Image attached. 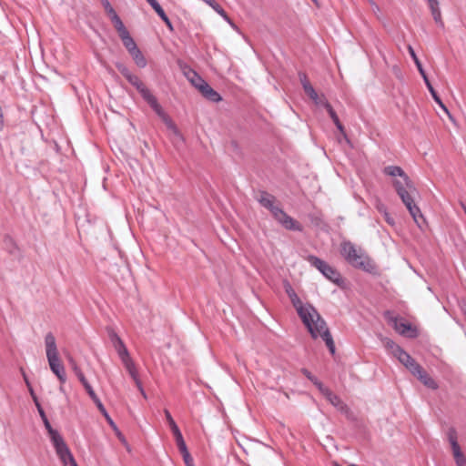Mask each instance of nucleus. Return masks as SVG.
<instances>
[{"label": "nucleus", "mask_w": 466, "mask_h": 466, "mask_svg": "<svg viewBox=\"0 0 466 466\" xmlns=\"http://www.w3.org/2000/svg\"><path fill=\"white\" fill-rule=\"evenodd\" d=\"M407 369L412 375L416 376L423 368L414 360L410 364H409Z\"/></svg>", "instance_id": "38"}, {"label": "nucleus", "mask_w": 466, "mask_h": 466, "mask_svg": "<svg viewBox=\"0 0 466 466\" xmlns=\"http://www.w3.org/2000/svg\"><path fill=\"white\" fill-rule=\"evenodd\" d=\"M360 250V248L358 249L350 241H343L341 243V255L349 263L352 261Z\"/></svg>", "instance_id": "14"}, {"label": "nucleus", "mask_w": 466, "mask_h": 466, "mask_svg": "<svg viewBox=\"0 0 466 466\" xmlns=\"http://www.w3.org/2000/svg\"><path fill=\"white\" fill-rule=\"evenodd\" d=\"M322 106H324V107L327 109L329 116L331 117L332 121L336 125L337 128L339 131L343 132L344 131V127H343L342 124L340 123L338 115L336 114V112L332 108L331 105L328 101H324Z\"/></svg>", "instance_id": "25"}, {"label": "nucleus", "mask_w": 466, "mask_h": 466, "mask_svg": "<svg viewBox=\"0 0 466 466\" xmlns=\"http://www.w3.org/2000/svg\"><path fill=\"white\" fill-rule=\"evenodd\" d=\"M352 267L360 268L366 272H373L376 268L370 258L361 249L350 263Z\"/></svg>", "instance_id": "10"}, {"label": "nucleus", "mask_w": 466, "mask_h": 466, "mask_svg": "<svg viewBox=\"0 0 466 466\" xmlns=\"http://www.w3.org/2000/svg\"><path fill=\"white\" fill-rule=\"evenodd\" d=\"M305 93L312 99L317 105H323L324 101H327L325 98L320 99L318 93L315 91L313 86L310 85H304L303 87Z\"/></svg>", "instance_id": "26"}, {"label": "nucleus", "mask_w": 466, "mask_h": 466, "mask_svg": "<svg viewBox=\"0 0 466 466\" xmlns=\"http://www.w3.org/2000/svg\"><path fill=\"white\" fill-rule=\"evenodd\" d=\"M164 413H165L167 421L170 427V430L174 435V438H175V441H176L178 450L179 451L184 450L185 448H187V445H186V442L184 441V438L182 436V433H181L179 428L177 427L176 421L174 420L170 412L167 410H165Z\"/></svg>", "instance_id": "11"}, {"label": "nucleus", "mask_w": 466, "mask_h": 466, "mask_svg": "<svg viewBox=\"0 0 466 466\" xmlns=\"http://www.w3.org/2000/svg\"><path fill=\"white\" fill-rule=\"evenodd\" d=\"M409 52H410V56L412 57L420 74L421 75L424 82H425V85L426 86L428 87L431 95L432 96V98L434 99V101L446 112V113H449L448 112V109L447 107L445 106V105L442 103L441 97L439 96V95L437 94V92L435 91V89L433 88L432 85L431 84L428 76H427V74L426 72L424 71L423 67H422V65L420 61V59L418 58V56H416L413 48L409 46Z\"/></svg>", "instance_id": "7"}, {"label": "nucleus", "mask_w": 466, "mask_h": 466, "mask_svg": "<svg viewBox=\"0 0 466 466\" xmlns=\"http://www.w3.org/2000/svg\"><path fill=\"white\" fill-rule=\"evenodd\" d=\"M133 380H134V382H135V384H136L137 388L138 389V390H139L140 392H143L142 383H141V381H140V380H139L138 376H137V377H136L135 379H133Z\"/></svg>", "instance_id": "45"}, {"label": "nucleus", "mask_w": 466, "mask_h": 466, "mask_svg": "<svg viewBox=\"0 0 466 466\" xmlns=\"http://www.w3.org/2000/svg\"><path fill=\"white\" fill-rule=\"evenodd\" d=\"M187 79L190 83L198 89H200V86H203L207 82L194 70H190L187 74Z\"/></svg>", "instance_id": "23"}, {"label": "nucleus", "mask_w": 466, "mask_h": 466, "mask_svg": "<svg viewBox=\"0 0 466 466\" xmlns=\"http://www.w3.org/2000/svg\"><path fill=\"white\" fill-rule=\"evenodd\" d=\"M73 466H78L76 462H74V465Z\"/></svg>", "instance_id": "53"}, {"label": "nucleus", "mask_w": 466, "mask_h": 466, "mask_svg": "<svg viewBox=\"0 0 466 466\" xmlns=\"http://www.w3.org/2000/svg\"><path fill=\"white\" fill-rule=\"evenodd\" d=\"M415 377H417V379L429 389H438L437 382L427 373L424 369L420 370V371Z\"/></svg>", "instance_id": "20"}, {"label": "nucleus", "mask_w": 466, "mask_h": 466, "mask_svg": "<svg viewBox=\"0 0 466 466\" xmlns=\"http://www.w3.org/2000/svg\"><path fill=\"white\" fill-rule=\"evenodd\" d=\"M110 20L113 23L114 27L116 30L119 36L128 31L117 14L111 16Z\"/></svg>", "instance_id": "27"}, {"label": "nucleus", "mask_w": 466, "mask_h": 466, "mask_svg": "<svg viewBox=\"0 0 466 466\" xmlns=\"http://www.w3.org/2000/svg\"><path fill=\"white\" fill-rule=\"evenodd\" d=\"M378 209L380 211V212H383L385 214L386 211V207L382 204L379 205L378 206Z\"/></svg>", "instance_id": "48"}, {"label": "nucleus", "mask_w": 466, "mask_h": 466, "mask_svg": "<svg viewBox=\"0 0 466 466\" xmlns=\"http://www.w3.org/2000/svg\"><path fill=\"white\" fill-rule=\"evenodd\" d=\"M179 451L182 454V457H183L186 466H194L193 459H192L190 453L188 452L187 448H185L184 450H180Z\"/></svg>", "instance_id": "35"}, {"label": "nucleus", "mask_w": 466, "mask_h": 466, "mask_svg": "<svg viewBox=\"0 0 466 466\" xmlns=\"http://www.w3.org/2000/svg\"><path fill=\"white\" fill-rule=\"evenodd\" d=\"M396 358L406 368L409 366V364H410L414 360V359L409 353H407L403 349L399 352V354L396 356Z\"/></svg>", "instance_id": "32"}, {"label": "nucleus", "mask_w": 466, "mask_h": 466, "mask_svg": "<svg viewBox=\"0 0 466 466\" xmlns=\"http://www.w3.org/2000/svg\"><path fill=\"white\" fill-rule=\"evenodd\" d=\"M429 7L431 9V15L433 16L434 21L436 23H439V24L442 25L441 14V10H440L439 5H431V6H429Z\"/></svg>", "instance_id": "34"}, {"label": "nucleus", "mask_w": 466, "mask_h": 466, "mask_svg": "<svg viewBox=\"0 0 466 466\" xmlns=\"http://www.w3.org/2000/svg\"><path fill=\"white\" fill-rule=\"evenodd\" d=\"M95 404L96 405L97 409L99 410V411L104 415V417L106 418V421L109 423V425L114 429V430H116V426L115 424V422L113 421V420L110 418V416L108 415L106 408L104 407L103 403L101 402V400H99V398L97 399V400H94Z\"/></svg>", "instance_id": "30"}, {"label": "nucleus", "mask_w": 466, "mask_h": 466, "mask_svg": "<svg viewBox=\"0 0 466 466\" xmlns=\"http://www.w3.org/2000/svg\"><path fill=\"white\" fill-rule=\"evenodd\" d=\"M316 5H319L318 0H311Z\"/></svg>", "instance_id": "51"}, {"label": "nucleus", "mask_w": 466, "mask_h": 466, "mask_svg": "<svg viewBox=\"0 0 466 466\" xmlns=\"http://www.w3.org/2000/svg\"><path fill=\"white\" fill-rule=\"evenodd\" d=\"M284 288L293 307L296 309L298 315L301 319L303 324L309 329L312 338L316 339L318 337H321L325 341L329 352L334 355L336 350L335 343L329 329L327 328L325 320L321 318V316L313 306L309 304L304 305L302 303L289 282L286 281Z\"/></svg>", "instance_id": "1"}, {"label": "nucleus", "mask_w": 466, "mask_h": 466, "mask_svg": "<svg viewBox=\"0 0 466 466\" xmlns=\"http://www.w3.org/2000/svg\"><path fill=\"white\" fill-rule=\"evenodd\" d=\"M127 80L137 89L144 100L151 95L150 90L145 86V84L139 79L137 76L132 74L131 76H128Z\"/></svg>", "instance_id": "16"}, {"label": "nucleus", "mask_w": 466, "mask_h": 466, "mask_svg": "<svg viewBox=\"0 0 466 466\" xmlns=\"http://www.w3.org/2000/svg\"><path fill=\"white\" fill-rule=\"evenodd\" d=\"M385 317L389 322L392 323L394 329L400 335L408 338L417 337V329L410 323L402 321L401 319L392 316L390 311L385 313Z\"/></svg>", "instance_id": "8"}, {"label": "nucleus", "mask_w": 466, "mask_h": 466, "mask_svg": "<svg viewBox=\"0 0 466 466\" xmlns=\"http://www.w3.org/2000/svg\"><path fill=\"white\" fill-rule=\"evenodd\" d=\"M448 440L451 446L452 454L457 466H466V458L461 451V447L457 441V431L451 428L448 431Z\"/></svg>", "instance_id": "9"}, {"label": "nucleus", "mask_w": 466, "mask_h": 466, "mask_svg": "<svg viewBox=\"0 0 466 466\" xmlns=\"http://www.w3.org/2000/svg\"><path fill=\"white\" fill-rule=\"evenodd\" d=\"M301 372L314 384L317 386V388L319 389V390L320 392H323V390L327 388L323 385V383H321L318 379L317 377H315L314 375L311 374L310 371H309L307 369H302L301 370Z\"/></svg>", "instance_id": "31"}, {"label": "nucleus", "mask_w": 466, "mask_h": 466, "mask_svg": "<svg viewBox=\"0 0 466 466\" xmlns=\"http://www.w3.org/2000/svg\"><path fill=\"white\" fill-rule=\"evenodd\" d=\"M202 96L212 102H219L222 97L221 96L215 91L208 83H206L203 86H200L198 90Z\"/></svg>", "instance_id": "18"}, {"label": "nucleus", "mask_w": 466, "mask_h": 466, "mask_svg": "<svg viewBox=\"0 0 466 466\" xmlns=\"http://www.w3.org/2000/svg\"><path fill=\"white\" fill-rule=\"evenodd\" d=\"M78 380L82 383L83 387L86 390V392L89 395V397L91 398V400L93 401L94 400H97L98 397L96 394V392L94 391L92 386L89 384V382L86 379L85 375L84 374H80V377H78Z\"/></svg>", "instance_id": "29"}, {"label": "nucleus", "mask_w": 466, "mask_h": 466, "mask_svg": "<svg viewBox=\"0 0 466 466\" xmlns=\"http://www.w3.org/2000/svg\"><path fill=\"white\" fill-rule=\"evenodd\" d=\"M257 200L262 207L268 209L274 218L279 222L286 229L294 231L302 230V226L299 224V222L289 216L282 208L274 205L276 202V198L273 195L266 191H261L259 192Z\"/></svg>", "instance_id": "3"}, {"label": "nucleus", "mask_w": 466, "mask_h": 466, "mask_svg": "<svg viewBox=\"0 0 466 466\" xmlns=\"http://www.w3.org/2000/svg\"><path fill=\"white\" fill-rule=\"evenodd\" d=\"M384 216H385V219H386V221H387L390 225H393V224H394V219H393L392 218H390V215H389L387 212H385Z\"/></svg>", "instance_id": "46"}, {"label": "nucleus", "mask_w": 466, "mask_h": 466, "mask_svg": "<svg viewBox=\"0 0 466 466\" xmlns=\"http://www.w3.org/2000/svg\"><path fill=\"white\" fill-rule=\"evenodd\" d=\"M119 37H120L124 46L128 51V53H130V52L134 51L135 49L138 48L137 44H136V42H135V40L130 35L128 31L127 33L121 35Z\"/></svg>", "instance_id": "24"}, {"label": "nucleus", "mask_w": 466, "mask_h": 466, "mask_svg": "<svg viewBox=\"0 0 466 466\" xmlns=\"http://www.w3.org/2000/svg\"><path fill=\"white\" fill-rule=\"evenodd\" d=\"M325 398L329 400L330 404L336 407L340 411H347L348 406L341 400V399L333 393L329 389L326 388L323 392H321Z\"/></svg>", "instance_id": "13"}, {"label": "nucleus", "mask_w": 466, "mask_h": 466, "mask_svg": "<svg viewBox=\"0 0 466 466\" xmlns=\"http://www.w3.org/2000/svg\"><path fill=\"white\" fill-rule=\"evenodd\" d=\"M407 369L412 375L416 376L423 368L414 360L410 364H409Z\"/></svg>", "instance_id": "37"}, {"label": "nucleus", "mask_w": 466, "mask_h": 466, "mask_svg": "<svg viewBox=\"0 0 466 466\" xmlns=\"http://www.w3.org/2000/svg\"><path fill=\"white\" fill-rule=\"evenodd\" d=\"M129 54L138 67L143 68L147 66V60L144 57L141 51L139 50V48L135 49L134 51L130 52Z\"/></svg>", "instance_id": "28"}, {"label": "nucleus", "mask_w": 466, "mask_h": 466, "mask_svg": "<svg viewBox=\"0 0 466 466\" xmlns=\"http://www.w3.org/2000/svg\"><path fill=\"white\" fill-rule=\"evenodd\" d=\"M162 19V21L166 24V25L167 26V28L170 30V31H173L174 30V27L172 25V23L171 21L169 20V18L167 17V15H164L163 16L160 17Z\"/></svg>", "instance_id": "44"}, {"label": "nucleus", "mask_w": 466, "mask_h": 466, "mask_svg": "<svg viewBox=\"0 0 466 466\" xmlns=\"http://www.w3.org/2000/svg\"><path fill=\"white\" fill-rule=\"evenodd\" d=\"M116 66L117 70L127 79L128 76H131L132 73L129 71V69L122 63H116Z\"/></svg>", "instance_id": "41"}, {"label": "nucleus", "mask_w": 466, "mask_h": 466, "mask_svg": "<svg viewBox=\"0 0 466 466\" xmlns=\"http://www.w3.org/2000/svg\"><path fill=\"white\" fill-rule=\"evenodd\" d=\"M46 358L58 355L56 338L53 333L48 332L45 337Z\"/></svg>", "instance_id": "17"}, {"label": "nucleus", "mask_w": 466, "mask_h": 466, "mask_svg": "<svg viewBox=\"0 0 466 466\" xmlns=\"http://www.w3.org/2000/svg\"><path fill=\"white\" fill-rule=\"evenodd\" d=\"M51 441L55 447L58 458L60 459L64 466H66L67 464L73 466L74 462H76L69 448L67 447L66 443L65 442L64 439L60 434H57L55 437L51 438Z\"/></svg>", "instance_id": "5"}, {"label": "nucleus", "mask_w": 466, "mask_h": 466, "mask_svg": "<svg viewBox=\"0 0 466 466\" xmlns=\"http://www.w3.org/2000/svg\"><path fill=\"white\" fill-rule=\"evenodd\" d=\"M299 81L302 85V87H304V85H310L309 79H308V76L305 73L303 72H299Z\"/></svg>", "instance_id": "43"}, {"label": "nucleus", "mask_w": 466, "mask_h": 466, "mask_svg": "<svg viewBox=\"0 0 466 466\" xmlns=\"http://www.w3.org/2000/svg\"><path fill=\"white\" fill-rule=\"evenodd\" d=\"M207 3L213 10H215L219 15H221L228 24L234 26L233 22L226 13V11L214 0H203Z\"/></svg>", "instance_id": "22"}, {"label": "nucleus", "mask_w": 466, "mask_h": 466, "mask_svg": "<svg viewBox=\"0 0 466 466\" xmlns=\"http://www.w3.org/2000/svg\"><path fill=\"white\" fill-rule=\"evenodd\" d=\"M383 173L386 176L394 177L392 186L397 195L409 210L414 222L422 229L426 225V220L420 208L415 203V198L419 196V192L411 179L404 170L398 166H387L383 168Z\"/></svg>", "instance_id": "2"}, {"label": "nucleus", "mask_w": 466, "mask_h": 466, "mask_svg": "<svg viewBox=\"0 0 466 466\" xmlns=\"http://www.w3.org/2000/svg\"><path fill=\"white\" fill-rule=\"evenodd\" d=\"M154 1H155V0H147V2L148 4H151V3H152V2H154Z\"/></svg>", "instance_id": "52"}, {"label": "nucleus", "mask_w": 466, "mask_h": 466, "mask_svg": "<svg viewBox=\"0 0 466 466\" xmlns=\"http://www.w3.org/2000/svg\"><path fill=\"white\" fill-rule=\"evenodd\" d=\"M101 3L106 10V12L107 13V15H109V17L116 15V12L115 11V9L112 7V5H110L109 1L108 0H101Z\"/></svg>", "instance_id": "39"}, {"label": "nucleus", "mask_w": 466, "mask_h": 466, "mask_svg": "<svg viewBox=\"0 0 466 466\" xmlns=\"http://www.w3.org/2000/svg\"><path fill=\"white\" fill-rule=\"evenodd\" d=\"M151 7L155 10V12L159 15V17L166 15L164 9L161 7V5L158 4L157 0L149 4Z\"/></svg>", "instance_id": "42"}, {"label": "nucleus", "mask_w": 466, "mask_h": 466, "mask_svg": "<svg viewBox=\"0 0 466 466\" xmlns=\"http://www.w3.org/2000/svg\"><path fill=\"white\" fill-rule=\"evenodd\" d=\"M385 347L390 350L394 357H396L399 354V352L402 350L398 344H396L393 340L389 339H386L385 341Z\"/></svg>", "instance_id": "33"}, {"label": "nucleus", "mask_w": 466, "mask_h": 466, "mask_svg": "<svg viewBox=\"0 0 466 466\" xmlns=\"http://www.w3.org/2000/svg\"><path fill=\"white\" fill-rule=\"evenodd\" d=\"M109 337L120 359L129 355L128 350L125 346L123 340L115 331L111 330L109 332Z\"/></svg>", "instance_id": "15"}, {"label": "nucleus", "mask_w": 466, "mask_h": 466, "mask_svg": "<svg viewBox=\"0 0 466 466\" xmlns=\"http://www.w3.org/2000/svg\"><path fill=\"white\" fill-rule=\"evenodd\" d=\"M68 362L69 364L71 365L72 367V370H74L75 374L76 375V377H80V374H84L80 368L77 366L76 360L71 357V356H68Z\"/></svg>", "instance_id": "40"}, {"label": "nucleus", "mask_w": 466, "mask_h": 466, "mask_svg": "<svg viewBox=\"0 0 466 466\" xmlns=\"http://www.w3.org/2000/svg\"><path fill=\"white\" fill-rule=\"evenodd\" d=\"M48 364L52 372L57 377L61 384L66 380L64 365L61 363L58 355L47 357Z\"/></svg>", "instance_id": "12"}, {"label": "nucleus", "mask_w": 466, "mask_h": 466, "mask_svg": "<svg viewBox=\"0 0 466 466\" xmlns=\"http://www.w3.org/2000/svg\"><path fill=\"white\" fill-rule=\"evenodd\" d=\"M60 391L61 392H64V387H63V384H61L60 388H59Z\"/></svg>", "instance_id": "49"}, {"label": "nucleus", "mask_w": 466, "mask_h": 466, "mask_svg": "<svg viewBox=\"0 0 466 466\" xmlns=\"http://www.w3.org/2000/svg\"><path fill=\"white\" fill-rule=\"evenodd\" d=\"M21 371H22V375L24 377L25 382V384H26V386L28 388V390L30 392V395L32 396V399H33L34 402L38 401V399H37V397H36V395H35V393L34 391V389H33L29 380H28L26 374L25 373V371L23 370H21Z\"/></svg>", "instance_id": "36"}, {"label": "nucleus", "mask_w": 466, "mask_h": 466, "mask_svg": "<svg viewBox=\"0 0 466 466\" xmlns=\"http://www.w3.org/2000/svg\"><path fill=\"white\" fill-rule=\"evenodd\" d=\"M306 259L312 267L319 269L323 274V276H325L331 282L337 285H339L340 282H342L339 272L324 260L314 255L308 256Z\"/></svg>", "instance_id": "4"}, {"label": "nucleus", "mask_w": 466, "mask_h": 466, "mask_svg": "<svg viewBox=\"0 0 466 466\" xmlns=\"http://www.w3.org/2000/svg\"><path fill=\"white\" fill-rule=\"evenodd\" d=\"M145 101L150 106L155 113L161 118L166 124L167 127L174 132V134L181 138V135L177 130L175 123L169 117V116L163 110L162 106L158 104L157 99L154 95H150L145 99Z\"/></svg>", "instance_id": "6"}, {"label": "nucleus", "mask_w": 466, "mask_h": 466, "mask_svg": "<svg viewBox=\"0 0 466 466\" xmlns=\"http://www.w3.org/2000/svg\"><path fill=\"white\" fill-rule=\"evenodd\" d=\"M36 408H37V410H38V413L43 420V423L45 425V428L46 429L48 434H49V437L50 439L55 437L56 435L59 434L58 431L55 429L52 428L46 415V412L44 410V409L42 408L41 404L39 401H36L35 402Z\"/></svg>", "instance_id": "19"}, {"label": "nucleus", "mask_w": 466, "mask_h": 466, "mask_svg": "<svg viewBox=\"0 0 466 466\" xmlns=\"http://www.w3.org/2000/svg\"><path fill=\"white\" fill-rule=\"evenodd\" d=\"M141 394L143 395V397L146 399L147 398V394L145 392V390H143V392H141Z\"/></svg>", "instance_id": "50"}, {"label": "nucleus", "mask_w": 466, "mask_h": 466, "mask_svg": "<svg viewBox=\"0 0 466 466\" xmlns=\"http://www.w3.org/2000/svg\"><path fill=\"white\" fill-rule=\"evenodd\" d=\"M427 1H428V4H429V6L439 5V1L438 0H427Z\"/></svg>", "instance_id": "47"}, {"label": "nucleus", "mask_w": 466, "mask_h": 466, "mask_svg": "<svg viewBox=\"0 0 466 466\" xmlns=\"http://www.w3.org/2000/svg\"><path fill=\"white\" fill-rule=\"evenodd\" d=\"M120 360L132 379H135L136 377L138 376V372L136 368V365L129 355H127Z\"/></svg>", "instance_id": "21"}]
</instances>
